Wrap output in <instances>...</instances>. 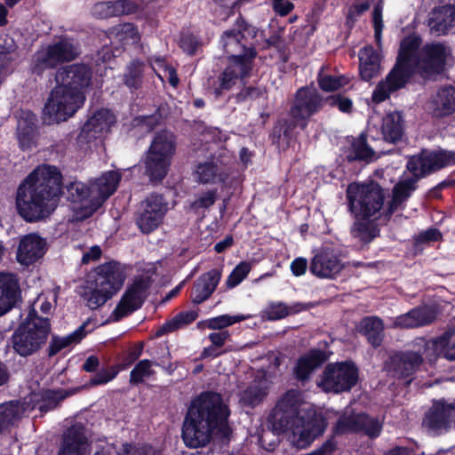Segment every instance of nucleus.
Here are the masks:
<instances>
[{
  "mask_svg": "<svg viewBox=\"0 0 455 455\" xmlns=\"http://www.w3.org/2000/svg\"><path fill=\"white\" fill-rule=\"evenodd\" d=\"M63 195V177L53 165L33 170L18 186L15 206L20 217L28 223L50 218Z\"/></svg>",
  "mask_w": 455,
  "mask_h": 455,
  "instance_id": "f257e3e1",
  "label": "nucleus"
},
{
  "mask_svg": "<svg viewBox=\"0 0 455 455\" xmlns=\"http://www.w3.org/2000/svg\"><path fill=\"white\" fill-rule=\"evenodd\" d=\"M259 28L250 24L241 13L236 18L235 28L225 30L220 39L227 53L224 68L212 83L216 98L233 89L238 81L251 76L258 52L253 44L245 43L247 36L255 38Z\"/></svg>",
  "mask_w": 455,
  "mask_h": 455,
  "instance_id": "f03ea898",
  "label": "nucleus"
},
{
  "mask_svg": "<svg viewBox=\"0 0 455 455\" xmlns=\"http://www.w3.org/2000/svg\"><path fill=\"white\" fill-rule=\"evenodd\" d=\"M229 415L220 393L202 392L192 400L184 418L181 437L185 445L194 449L206 446L214 431L227 425Z\"/></svg>",
  "mask_w": 455,
  "mask_h": 455,
  "instance_id": "7ed1b4c3",
  "label": "nucleus"
},
{
  "mask_svg": "<svg viewBox=\"0 0 455 455\" xmlns=\"http://www.w3.org/2000/svg\"><path fill=\"white\" fill-rule=\"evenodd\" d=\"M92 78V70L84 63L59 68L55 75L56 85L44 105V114L57 122L66 121L72 116L83 107Z\"/></svg>",
  "mask_w": 455,
  "mask_h": 455,
  "instance_id": "20e7f679",
  "label": "nucleus"
},
{
  "mask_svg": "<svg viewBox=\"0 0 455 455\" xmlns=\"http://www.w3.org/2000/svg\"><path fill=\"white\" fill-rule=\"evenodd\" d=\"M51 331L50 318L39 315L32 307L13 331L10 338L11 347L21 357L31 356L46 345Z\"/></svg>",
  "mask_w": 455,
  "mask_h": 455,
  "instance_id": "39448f33",
  "label": "nucleus"
},
{
  "mask_svg": "<svg viewBox=\"0 0 455 455\" xmlns=\"http://www.w3.org/2000/svg\"><path fill=\"white\" fill-rule=\"evenodd\" d=\"M177 149V136L166 129L153 137L141 163L151 183H161L167 176Z\"/></svg>",
  "mask_w": 455,
  "mask_h": 455,
  "instance_id": "423d86ee",
  "label": "nucleus"
},
{
  "mask_svg": "<svg viewBox=\"0 0 455 455\" xmlns=\"http://www.w3.org/2000/svg\"><path fill=\"white\" fill-rule=\"evenodd\" d=\"M347 210L355 219L378 220L383 209L385 190L376 181L351 183L346 190Z\"/></svg>",
  "mask_w": 455,
  "mask_h": 455,
  "instance_id": "0eeeda50",
  "label": "nucleus"
},
{
  "mask_svg": "<svg viewBox=\"0 0 455 455\" xmlns=\"http://www.w3.org/2000/svg\"><path fill=\"white\" fill-rule=\"evenodd\" d=\"M125 275L117 261H108L96 268L94 287L84 294L87 306L98 309L110 299L123 286Z\"/></svg>",
  "mask_w": 455,
  "mask_h": 455,
  "instance_id": "6e6552de",
  "label": "nucleus"
},
{
  "mask_svg": "<svg viewBox=\"0 0 455 455\" xmlns=\"http://www.w3.org/2000/svg\"><path fill=\"white\" fill-rule=\"evenodd\" d=\"M78 55L79 52L73 39L62 36L35 52L31 62V72L41 76L46 70L55 69L60 65L70 62Z\"/></svg>",
  "mask_w": 455,
  "mask_h": 455,
  "instance_id": "1a4fd4ad",
  "label": "nucleus"
},
{
  "mask_svg": "<svg viewBox=\"0 0 455 455\" xmlns=\"http://www.w3.org/2000/svg\"><path fill=\"white\" fill-rule=\"evenodd\" d=\"M455 164V152L444 149L422 148L418 154L407 157L406 169L410 178L418 182L447 166Z\"/></svg>",
  "mask_w": 455,
  "mask_h": 455,
  "instance_id": "9d476101",
  "label": "nucleus"
},
{
  "mask_svg": "<svg viewBox=\"0 0 455 455\" xmlns=\"http://www.w3.org/2000/svg\"><path fill=\"white\" fill-rule=\"evenodd\" d=\"M359 369L352 360L328 363L321 376L319 387L328 393L349 392L358 382Z\"/></svg>",
  "mask_w": 455,
  "mask_h": 455,
  "instance_id": "9b49d317",
  "label": "nucleus"
},
{
  "mask_svg": "<svg viewBox=\"0 0 455 455\" xmlns=\"http://www.w3.org/2000/svg\"><path fill=\"white\" fill-rule=\"evenodd\" d=\"M299 395L294 389L286 391L277 401L268 416V422L278 434L292 431L296 435L301 418L299 417Z\"/></svg>",
  "mask_w": 455,
  "mask_h": 455,
  "instance_id": "f8f14e48",
  "label": "nucleus"
},
{
  "mask_svg": "<svg viewBox=\"0 0 455 455\" xmlns=\"http://www.w3.org/2000/svg\"><path fill=\"white\" fill-rule=\"evenodd\" d=\"M325 104V98L317 89L307 85L302 86L294 93L288 115L304 131L307 128L310 118L318 114Z\"/></svg>",
  "mask_w": 455,
  "mask_h": 455,
  "instance_id": "ddd939ff",
  "label": "nucleus"
},
{
  "mask_svg": "<svg viewBox=\"0 0 455 455\" xmlns=\"http://www.w3.org/2000/svg\"><path fill=\"white\" fill-rule=\"evenodd\" d=\"M455 420V400L433 399L424 412L421 427L431 436L446 435L453 428Z\"/></svg>",
  "mask_w": 455,
  "mask_h": 455,
  "instance_id": "4468645a",
  "label": "nucleus"
},
{
  "mask_svg": "<svg viewBox=\"0 0 455 455\" xmlns=\"http://www.w3.org/2000/svg\"><path fill=\"white\" fill-rule=\"evenodd\" d=\"M451 49L443 43H426L419 50L416 68L422 77L429 78L443 74L446 69Z\"/></svg>",
  "mask_w": 455,
  "mask_h": 455,
  "instance_id": "2eb2a0df",
  "label": "nucleus"
},
{
  "mask_svg": "<svg viewBox=\"0 0 455 455\" xmlns=\"http://www.w3.org/2000/svg\"><path fill=\"white\" fill-rule=\"evenodd\" d=\"M168 204L160 194H151L140 203L136 213V225L143 234H150L163 222Z\"/></svg>",
  "mask_w": 455,
  "mask_h": 455,
  "instance_id": "dca6fc26",
  "label": "nucleus"
},
{
  "mask_svg": "<svg viewBox=\"0 0 455 455\" xmlns=\"http://www.w3.org/2000/svg\"><path fill=\"white\" fill-rule=\"evenodd\" d=\"M150 284L148 279L143 277L136 278L130 284L112 312L110 318L118 322L140 309L147 298V292Z\"/></svg>",
  "mask_w": 455,
  "mask_h": 455,
  "instance_id": "f3484780",
  "label": "nucleus"
},
{
  "mask_svg": "<svg viewBox=\"0 0 455 455\" xmlns=\"http://www.w3.org/2000/svg\"><path fill=\"white\" fill-rule=\"evenodd\" d=\"M415 68L395 60L385 80H381L372 93V100L380 103L387 100L392 92L403 87L410 82L415 73Z\"/></svg>",
  "mask_w": 455,
  "mask_h": 455,
  "instance_id": "a211bd4d",
  "label": "nucleus"
},
{
  "mask_svg": "<svg viewBox=\"0 0 455 455\" xmlns=\"http://www.w3.org/2000/svg\"><path fill=\"white\" fill-rule=\"evenodd\" d=\"M382 425L379 419L370 417L366 413H357L349 416H341L338 419L334 432L342 435L347 432L363 433L371 438L379 436Z\"/></svg>",
  "mask_w": 455,
  "mask_h": 455,
  "instance_id": "6ab92c4d",
  "label": "nucleus"
},
{
  "mask_svg": "<svg viewBox=\"0 0 455 455\" xmlns=\"http://www.w3.org/2000/svg\"><path fill=\"white\" fill-rule=\"evenodd\" d=\"M421 353L411 350L396 351L389 356L386 367L399 379L412 377L423 364Z\"/></svg>",
  "mask_w": 455,
  "mask_h": 455,
  "instance_id": "aec40b11",
  "label": "nucleus"
},
{
  "mask_svg": "<svg viewBox=\"0 0 455 455\" xmlns=\"http://www.w3.org/2000/svg\"><path fill=\"white\" fill-rule=\"evenodd\" d=\"M329 359L327 353L320 348H311L299 356L292 368L293 378L302 385L307 383L312 374Z\"/></svg>",
  "mask_w": 455,
  "mask_h": 455,
  "instance_id": "412c9836",
  "label": "nucleus"
},
{
  "mask_svg": "<svg viewBox=\"0 0 455 455\" xmlns=\"http://www.w3.org/2000/svg\"><path fill=\"white\" fill-rule=\"evenodd\" d=\"M343 268L339 257L332 250L324 249L311 260L309 271L319 278H333Z\"/></svg>",
  "mask_w": 455,
  "mask_h": 455,
  "instance_id": "4be33fe9",
  "label": "nucleus"
},
{
  "mask_svg": "<svg viewBox=\"0 0 455 455\" xmlns=\"http://www.w3.org/2000/svg\"><path fill=\"white\" fill-rule=\"evenodd\" d=\"M112 123L113 116L109 110H97L82 126L78 139L80 141L91 143L100 138L104 132L108 131Z\"/></svg>",
  "mask_w": 455,
  "mask_h": 455,
  "instance_id": "5701e85b",
  "label": "nucleus"
},
{
  "mask_svg": "<svg viewBox=\"0 0 455 455\" xmlns=\"http://www.w3.org/2000/svg\"><path fill=\"white\" fill-rule=\"evenodd\" d=\"M121 179L122 175L118 171H108L92 184V194H96L91 201L94 211L116 191Z\"/></svg>",
  "mask_w": 455,
  "mask_h": 455,
  "instance_id": "b1692460",
  "label": "nucleus"
},
{
  "mask_svg": "<svg viewBox=\"0 0 455 455\" xmlns=\"http://www.w3.org/2000/svg\"><path fill=\"white\" fill-rule=\"evenodd\" d=\"M87 445L84 427L82 424L72 425L63 434L59 455H84Z\"/></svg>",
  "mask_w": 455,
  "mask_h": 455,
  "instance_id": "393cba45",
  "label": "nucleus"
},
{
  "mask_svg": "<svg viewBox=\"0 0 455 455\" xmlns=\"http://www.w3.org/2000/svg\"><path fill=\"white\" fill-rule=\"evenodd\" d=\"M37 116L30 110H20L18 117L17 134L22 150L36 146L37 137Z\"/></svg>",
  "mask_w": 455,
  "mask_h": 455,
  "instance_id": "a878e982",
  "label": "nucleus"
},
{
  "mask_svg": "<svg viewBox=\"0 0 455 455\" xmlns=\"http://www.w3.org/2000/svg\"><path fill=\"white\" fill-rule=\"evenodd\" d=\"M20 299V289L14 274L0 273V316L10 311Z\"/></svg>",
  "mask_w": 455,
  "mask_h": 455,
  "instance_id": "bb28decb",
  "label": "nucleus"
},
{
  "mask_svg": "<svg viewBox=\"0 0 455 455\" xmlns=\"http://www.w3.org/2000/svg\"><path fill=\"white\" fill-rule=\"evenodd\" d=\"M44 239L37 234L31 233L24 235L19 243L17 260L22 265H31L44 254Z\"/></svg>",
  "mask_w": 455,
  "mask_h": 455,
  "instance_id": "cd10ccee",
  "label": "nucleus"
},
{
  "mask_svg": "<svg viewBox=\"0 0 455 455\" xmlns=\"http://www.w3.org/2000/svg\"><path fill=\"white\" fill-rule=\"evenodd\" d=\"M221 278V272L217 268L203 274L194 283L191 291V300L194 304L199 305L207 300L214 292Z\"/></svg>",
  "mask_w": 455,
  "mask_h": 455,
  "instance_id": "c85d7f7f",
  "label": "nucleus"
},
{
  "mask_svg": "<svg viewBox=\"0 0 455 455\" xmlns=\"http://www.w3.org/2000/svg\"><path fill=\"white\" fill-rule=\"evenodd\" d=\"M435 318L436 312L433 307L429 306L417 307L398 315L394 321V325L402 329L416 328L430 324Z\"/></svg>",
  "mask_w": 455,
  "mask_h": 455,
  "instance_id": "c756f323",
  "label": "nucleus"
},
{
  "mask_svg": "<svg viewBox=\"0 0 455 455\" xmlns=\"http://www.w3.org/2000/svg\"><path fill=\"white\" fill-rule=\"evenodd\" d=\"M405 132V121L400 111H393L382 117L380 133L385 142L396 144L402 141Z\"/></svg>",
  "mask_w": 455,
  "mask_h": 455,
  "instance_id": "7c9ffc66",
  "label": "nucleus"
},
{
  "mask_svg": "<svg viewBox=\"0 0 455 455\" xmlns=\"http://www.w3.org/2000/svg\"><path fill=\"white\" fill-rule=\"evenodd\" d=\"M380 55L371 46L363 47L359 52V73L361 79L370 82L380 70Z\"/></svg>",
  "mask_w": 455,
  "mask_h": 455,
  "instance_id": "2f4dec72",
  "label": "nucleus"
},
{
  "mask_svg": "<svg viewBox=\"0 0 455 455\" xmlns=\"http://www.w3.org/2000/svg\"><path fill=\"white\" fill-rule=\"evenodd\" d=\"M359 332L374 348L379 347L384 340V323L379 316H365L358 325Z\"/></svg>",
  "mask_w": 455,
  "mask_h": 455,
  "instance_id": "473e14b6",
  "label": "nucleus"
},
{
  "mask_svg": "<svg viewBox=\"0 0 455 455\" xmlns=\"http://www.w3.org/2000/svg\"><path fill=\"white\" fill-rule=\"evenodd\" d=\"M429 25L432 29L445 35L455 27V5L444 4L435 8L430 18Z\"/></svg>",
  "mask_w": 455,
  "mask_h": 455,
  "instance_id": "72a5a7b5",
  "label": "nucleus"
},
{
  "mask_svg": "<svg viewBox=\"0 0 455 455\" xmlns=\"http://www.w3.org/2000/svg\"><path fill=\"white\" fill-rule=\"evenodd\" d=\"M422 39L416 34L404 36L400 42L396 60L413 66L416 68V60L419 55Z\"/></svg>",
  "mask_w": 455,
  "mask_h": 455,
  "instance_id": "f704fd0d",
  "label": "nucleus"
},
{
  "mask_svg": "<svg viewBox=\"0 0 455 455\" xmlns=\"http://www.w3.org/2000/svg\"><path fill=\"white\" fill-rule=\"evenodd\" d=\"M374 155L373 148L367 142V135L362 132L358 137H352L346 158L348 163L356 161L370 162Z\"/></svg>",
  "mask_w": 455,
  "mask_h": 455,
  "instance_id": "c9c22d12",
  "label": "nucleus"
},
{
  "mask_svg": "<svg viewBox=\"0 0 455 455\" xmlns=\"http://www.w3.org/2000/svg\"><path fill=\"white\" fill-rule=\"evenodd\" d=\"M376 220L371 219H355L350 228L351 235L358 239L362 243L368 244L379 235V228L375 222Z\"/></svg>",
  "mask_w": 455,
  "mask_h": 455,
  "instance_id": "e433bc0d",
  "label": "nucleus"
},
{
  "mask_svg": "<svg viewBox=\"0 0 455 455\" xmlns=\"http://www.w3.org/2000/svg\"><path fill=\"white\" fill-rule=\"evenodd\" d=\"M85 336V323L80 325L76 330L65 337H60L55 334L52 335L47 348L48 356L52 357L72 344L79 343Z\"/></svg>",
  "mask_w": 455,
  "mask_h": 455,
  "instance_id": "4c0bfd02",
  "label": "nucleus"
},
{
  "mask_svg": "<svg viewBox=\"0 0 455 455\" xmlns=\"http://www.w3.org/2000/svg\"><path fill=\"white\" fill-rule=\"evenodd\" d=\"M145 71V63L139 60H132L125 68L123 75L124 84L126 85L132 92L139 90L142 86Z\"/></svg>",
  "mask_w": 455,
  "mask_h": 455,
  "instance_id": "58836bf2",
  "label": "nucleus"
},
{
  "mask_svg": "<svg viewBox=\"0 0 455 455\" xmlns=\"http://www.w3.org/2000/svg\"><path fill=\"white\" fill-rule=\"evenodd\" d=\"M20 402L10 401L0 404V435L10 430L21 417Z\"/></svg>",
  "mask_w": 455,
  "mask_h": 455,
  "instance_id": "ea45409f",
  "label": "nucleus"
},
{
  "mask_svg": "<svg viewBox=\"0 0 455 455\" xmlns=\"http://www.w3.org/2000/svg\"><path fill=\"white\" fill-rule=\"evenodd\" d=\"M39 399L36 402L37 409L46 413L57 408L67 397V393L62 389H44L39 393Z\"/></svg>",
  "mask_w": 455,
  "mask_h": 455,
  "instance_id": "a19ab883",
  "label": "nucleus"
},
{
  "mask_svg": "<svg viewBox=\"0 0 455 455\" xmlns=\"http://www.w3.org/2000/svg\"><path fill=\"white\" fill-rule=\"evenodd\" d=\"M296 127L299 126L291 118L290 120L285 118L279 119L274 125L270 133L272 143L280 145L281 141L283 140L286 144H289L292 138L293 130Z\"/></svg>",
  "mask_w": 455,
  "mask_h": 455,
  "instance_id": "79ce46f5",
  "label": "nucleus"
},
{
  "mask_svg": "<svg viewBox=\"0 0 455 455\" xmlns=\"http://www.w3.org/2000/svg\"><path fill=\"white\" fill-rule=\"evenodd\" d=\"M109 33L123 44H134L140 39L138 28L132 23L118 24L113 27Z\"/></svg>",
  "mask_w": 455,
  "mask_h": 455,
  "instance_id": "37998d69",
  "label": "nucleus"
},
{
  "mask_svg": "<svg viewBox=\"0 0 455 455\" xmlns=\"http://www.w3.org/2000/svg\"><path fill=\"white\" fill-rule=\"evenodd\" d=\"M267 394V387L259 383L251 384L243 391L241 400L243 404L254 408L263 402Z\"/></svg>",
  "mask_w": 455,
  "mask_h": 455,
  "instance_id": "c03bdc74",
  "label": "nucleus"
},
{
  "mask_svg": "<svg viewBox=\"0 0 455 455\" xmlns=\"http://www.w3.org/2000/svg\"><path fill=\"white\" fill-rule=\"evenodd\" d=\"M240 5V0L234 2L229 0H213L211 11L216 19L225 21L235 14V9L239 8Z\"/></svg>",
  "mask_w": 455,
  "mask_h": 455,
  "instance_id": "a18cd8bd",
  "label": "nucleus"
},
{
  "mask_svg": "<svg viewBox=\"0 0 455 455\" xmlns=\"http://www.w3.org/2000/svg\"><path fill=\"white\" fill-rule=\"evenodd\" d=\"M299 425H302L313 435V436L317 438L324 433L328 423L326 419L321 413H317L314 411L312 413L307 414V418L306 419L301 418Z\"/></svg>",
  "mask_w": 455,
  "mask_h": 455,
  "instance_id": "49530a36",
  "label": "nucleus"
},
{
  "mask_svg": "<svg viewBox=\"0 0 455 455\" xmlns=\"http://www.w3.org/2000/svg\"><path fill=\"white\" fill-rule=\"evenodd\" d=\"M437 104L443 116L455 112V86L449 85L441 88L437 92Z\"/></svg>",
  "mask_w": 455,
  "mask_h": 455,
  "instance_id": "de8ad7c7",
  "label": "nucleus"
},
{
  "mask_svg": "<svg viewBox=\"0 0 455 455\" xmlns=\"http://www.w3.org/2000/svg\"><path fill=\"white\" fill-rule=\"evenodd\" d=\"M155 374L152 370V362L149 359L139 361L130 372L129 382L132 386H138L144 382L145 378H148Z\"/></svg>",
  "mask_w": 455,
  "mask_h": 455,
  "instance_id": "09e8293b",
  "label": "nucleus"
},
{
  "mask_svg": "<svg viewBox=\"0 0 455 455\" xmlns=\"http://www.w3.org/2000/svg\"><path fill=\"white\" fill-rule=\"evenodd\" d=\"M68 199L72 203H82L92 196V186L81 181L71 182L68 187Z\"/></svg>",
  "mask_w": 455,
  "mask_h": 455,
  "instance_id": "8fccbe9b",
  "label": "nucleus"
},
{
  "mask_svg": "<svg viewBox=\"0 0 455 455\" xmlns=\"http://www.w3.org/2000/svg\"><path fill=\"white\" fill-rule=\"evenodd\" d=\"M317 82L320 89L323 92H335L348 84L345 76H331L319 74Z\"/></svg>",
  "mask_w": 455,
  "mask_h": 455,
  "instance_id": "3c124183",
  "label": "nucleus"
},
{
  "mask_svg": "<svg viewBox=\"0 0 455 455\" xmlns=\"http://www.w3.org/2000/svg\"><path fill=\"white\" fill-rule=\"evenodd\" d=\"M16 50V44L13 39L10 43L4 41L0 43V76L6 75L12 67L13 61L12 53Z\"/></svg>",
  "mask_w": 455,
  "mask_h": 455,
  "instance_id": "603ef678",
  "label": "nucleus"
},
{
  "mask_svg": "<svg viewBox=\"0 0 455 455\" xmlns=\"http://www.w3.org/2000/svg\"><path fill=\"white\" fill-rule=\"evenodd\" d=\"M112 3L115 17L132 15L143 10V3L135 0H115Z\"/></svg>",
  "mask_w": 455,
  "mask_h": 455,
  "instance_id": "864d4df0",
  "label": "nucleus"
},
{
  "mask_svg": "<svg viewBox=\"0 0 455 455\" xmlns=\"http://www.w3.org/2000/svg\"><path fill=\"white\" fill-rule=\"evenodd\" d=\"M195 174L199 183H213L218 174V166L212 162L199 164L196 166Z\"/></svg>",
  "mask_w": 455,
  "mask_h": 455,
  "instance_id": "5fc2aeb1",
  "label": "nucleus"
},
{
  "mask_svg": "<svg viewBox=\"0 0 455 455\" xmlns=\"http://www.w3.org/2000/svg\"><path fill=\"white\" fill-rule=\"evenodd\" d=\"M245 319H247V317L243 315H220L208 319V329L222 331L235 323L244 321Z\"/></svg>",
  "mask_w": 455,
  "mask_h": 455,
  "instance_id": "6e6d98bb",
  "label": "nucleus"
},
{
  "mask_svg": "<svg viewBox=\"0 0 455 455\" xmlns=\"http://www.w3.org/2000/svg\"><path fill=\"white\" fill-rule=\"evenodd\" d=\"M245 80L241 81L243 84H245ZM263 95V91L259 86H245L243 85L241 90L232 94L229 99H234L236 104H242L249 100H255L259 99Z\"/></svg>",
  "mask_w": 455,
  "mask_h": 455,
  "instance_id": "4d7b16f0",
  "label": "nucleus"
},
{
  "mask_svg": "<svg viewBox=\"0 0 455 455\" xmlns=\"http://www.w3.org/2000/svg\"><path fill=\"white\" fill-rule=\"evenodd\" d=\"M417 182L411 178H407L398 182L393 188V197L398 203H403L410 196L412 191L416 190Z\"/></svg>",
  "mask_w": 455,
  "mask_h": 455,
  "instance_id": "13d9d810",
  "label": "nucleus"
},
{
  "mask_svg": "<svg viewBox=\"0 0 455 455\" xmlns=\"http://www.w3.org/2000/svg\"><path fill=\"white\" fill-rule=\"evenodd\" d=\"M251 264L247 261H241L237 264L227 278L228 288H235L247 277L251 271Z\"/></svg>",
  "mask_w": 455,
  "mask_h": 455,
  "instance_id": "bf43d9fd",
  "label": "nucleus"
},
{
  "mask_svg": "<svg viewBox=\"0 0 455 455\" xmlns=\"http://www.w3.org/2000/svg\"><path fill=\"white\" fill-rule=\"evenodd\" d=\"M119 373L118 366H111L109 369L102 368L92 376L85 385L88 387L105 385L113 380Z\"/></svg>",
  "mask_w": 455,
  "mask_h": 455,
  "instance_id": "052dcab7",
  "label": "nucleus"
},
{
  "mask_svg": "<svg viewBox=\"0 0 455 455\" xmlns=\"http://www.w3.org/2000/svg\"><path fill=\"white\" fill-rule=\"evenodd\" d=\"M290 314L288 306L283 302H270L263 310V317L268 321L285 318Z\"/></svg>",
  "mask_w": 455,
  "mask_h": 455,
  "instance_id": "680f3d73",
  "label": "nucleus"
},
{
  "mask_svg": "<svg viewBox=\"0 0 455 455\" xmlns=\"http://www.w3.org/2000/svg\"><path fill=\"white\" fill-rule=\"evenodd\" d=\"M143 348V342H138L134 346L129 347L123 355L120 363L116 365L118 366L119 371L132 366L142 355Z\"/></svg>",
  "mask_w": 455,
  "mask_h": 455,
  "instance_id": "e2e57ef3",
  "label": "nucleus"
},
{
  "mask_svg": "<svg viewBox=\"0 0 455 455\" xmlns=\"http://www.w3.org/2000/svg\"><path fill=\"white\" fill-rule=\"evenodd\" d=\"M180 47L189 56L196 53L200 42L196 36L192 33H182L180 37Z\"/></svg>",
  "mask_w": 455,
  "mask_h": 455,
  "instance_id": "0e129e2a",
  "label": "nucleus"
},
{
  "mask_svg": "<svg viewBox=\"0 0 455 455\" xmlns=\"http://www.w3.org/2000/svg\"><path fill=\"white\" fill-rule=\"evenodd\" d=\"M326 104L331 108H338L343 113H349L353 108V101L342 94H334L325 98Z\"/></svg>",
  "mask_w": 455,
  "mask_h": 455,
  "instance_id": "69168bd1",
  "label": "nucleus"
},
{
  "mask_svg": "<svg viewBox=\"0 0 455 455\" xmlns=\"http://www.w3.org/2000/svg\"><path fill=\"white\" fill-rule=\"evenodd\" d=\"M443 237L442 233L435 228H429L421 231L414 236V243L416 246L438 242Z\"/></svg>",
  "mask_w": 455,
  "mask_h": 455,
  "instance_id": "338daca9",
  "label": "nucleus"
},
{
  "mask_svg": "<svg viewBox=\"0 0 455 455\" xmlns=\"http://www.w3.org/2000/svg\"><path fill=\"white\" fill-rule=\"evenodd\" d=\"M112 1L100 2L93 5L92 12L98 19L115 17Z\"/></svg>",
  "mask_w": 455,
  "mask_h": 455,
  "instance_id": "774afa93",
  "label": "nucleus"
}]
</instances>
